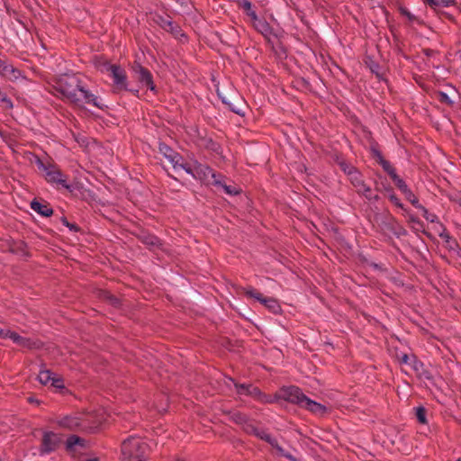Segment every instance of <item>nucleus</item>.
I'll return each mask as SVG.
<instances>
[{"mask_svg": "<svg viewBox=\"0 0 461 461\" xmlns=\"http://www.w3.org/2000/svg\"><path fill=\"white\" fill-rule=\"evenodd\" d=\"M54 94L70 104L85 108L86 104L104 110L107 105L103 99L92 93L77 74H63L51 86Z\"/></svg>", "mask_w": 461, "mask_h": 461, "instance_id": "1", "label": "nucleus"}, {"mask_svg": "<svg viewBox=\"0 0 461 461\" xmlns=\"http://www.w3.org/2000/svg\"><path fill=\"white\" fill-rule=\"evenodd\" d=\"M55 423L61 429L94 432L102 425L101 419L90 413H74L58 417Z\"/></svg>", "mask_w": 461, "mask_h": 461, "instance_id": "2", "label": "nucleus"}, {"mask_svg": "<svg viewBox=\"0 0 461 461\" xmlns=\"http://www.w3.org/2000/svg\"><path fill=\"white\" fill-rule=\"evenodd\" d=\"M149 453V446L142 438L130 436L122 443V455L127 461H145Z\"/></svg>", "mask_w": 461, "mask_h": 461, "instance_id": "3", "label": "nucleus"}, {"mask_svg": "<svg viewBox=\"0 0 461 461\" xmlns=\"http://www.w3.org/2000/svg\"><path fill=\"white\" fill-rule=\"evenodd\" d=\"M35 164L38 169L44 174L48 183L61 185L69 191L72 190V186L67 183V176L61 172L57 165L50 162L44 163L39 157H36Z\"/></svg>", "mask_w": 461, "mask_h": 461, "instance_id": "4", "label": "nucleus"}, {"mask_svg": "<svg viewBox=\"0 0 461 461\" xmlns=\"http://www.w3.org/2000/svg\"><path fill=\"white\" fill-rule=\"evenodd\" d=\"M243 431L249 435H253L266 442H267L269 445H271L274 448L276 449L277 453L281 456L285 457L286 459L290 461H296V458L291 455L290 453L286 452L277 442V439L273 438L270 434L267 432V430L258 428L256 425L255 420H249L247 424L242 428Z\"/></svg>", "mask_w": 461, "mask_h": 461, "instance_id": "5", "label": "nucleus"}, {"mask_svg": "<svg viewBox=\"0 0 461 461\" xmlns=\"http://www.w3.org/2000/svg\"><path fill=\"white\" fill-rule=\"evenodd\" d=\"M183 169L194 179L212 185L219 174L215 173L209 166L194 161L192 165L185 163Z\"/></svg>", "mask_w": 461, "mask_h": 461, "instance_id": "6", "label": "nucleus"}, {"mask_svg": "<svg viewBox=\"0 0 461 461\" xmlns=\"http://www.w3.org/2000/svg\"><path fill=\"white\" fill-rule=\"evenodd\" d=\"M343 170L358 194L364 195L368 200L378 199L377 195L373 196L370 186L365 183L362 174L357 169L353 167H345Z\"/></svg>", "mask_w": 461, "mask_h": 461, "instance_id": "7", "label": "nucleus"}, {"mask_svg": "<svg viewBox=\"0 0 461 461\" xmlns=\"http://www.w3.org/2000/svg\"><path fill=\"white\" fill-rule=\"evenodd\" d=\"M133 77L139 83L140 87H147L150 91L156 93L157 87L153 81L151 72L141 66L140 63H135L132 66Z\"/></svg>", "mask_w": 461, "mask_h": 461, "instance_id": "8", "label": "nucleus"}, {"mask_svg": "<svg viewBox=\"0 0 461 461\" xmlns=\"http://www.w3.org/2000/svg\"><path fill=\"white\" fill-rule=\"evenodd\" d=\"M62 443L61 437L52 431H45L40 447L41 455H48L56 451Z\"/></svg>", "mask_w": 461, "mask_h": 461, "instance_id": "9", "label": "nucleus"}, {"mask_svg": "<svg viewBox=\"0 0 461 461\" xmlns=\"http://www.w3.org/2000/svg\"><path fill=\"white\" fill-rule=\"evenodd\" d=\"M280 397L284 400L303 406L307 396L297 386L283 387L280 391Z\"/></svg>", "mask_w": 461, "mask_h": 461, "instance_id": "10", "label": "nucleus"}, {"mask_svg": "<svg viewBox=\"0 0 461 461\" xmlns=\"http://www.w3.org/2000/svg\"><path fill=\"white\" fill-rule=\"evenodd\" d=\"M230 381L233 382L236 393L239 395L251 396L258 401L267 402V396L260 391L258 387L254 386L252 384H239L234 382V380L231 378Z\"/></svg>", "mask_w": 461, "mask_h": 461, "instance_id": "11", "label": "nucleus"}, {"mask_svg": "<svg viewBox=\"0 0 461 461\" xmlns=\"http://www.w3.org/2000/svg\"><path fill=\"white\" fill-rule=\"evenodd\" d=\"M158 150L172 164L175 169H183V166H185V163H183V157L167 144L159 143Z\"/></svg>", "mask_w": 461, "mask_h": 461, "instance_id": "12", "label": "nucleus"}, {"mask_svg": "<svg viewBox=\"0 0 461 461\" xmlns=\"http://www.w3.org/2000/svg\"><path fill=\"white\" fill-rule=\"evenodd\" d=\"M113 79V87L116 92H121L122 89H128V77L124 68L120 65L113 68L109 76Z\"/></svg>", "mask_w": 461, "mask_h": 461, "instance_id": "13", "label": "nucleus"}, {"mask_svg": "<svg viewBox=\"0 0 461 461\" xmlns=\"http://www.w3.org/2000/svg\"><path fill=\"white\" fill-rule=\"evenodd\" d=\"M137 238L149 249H160L162 246V241L157 236L144 230L140 231Z\"/></svg>", "mask_w": 461, "mask_h": 461, "instance_id": "14", "label": "nucleus"}, {"mask_svg": "<svg viewBox=\"0 0 461 461\" xmlns=\"http://www.w3.org/2000/svg\"><path fill=\"white\" fill-rule=\"evenodd\" d=\"M440 227L442 230L438 233V236L443 240V241L446 244V248L449 251L456 252L460 250L459 245L456 239H454L448 231L447 230L446 227L443 224H440Z\"/></svg>", "mask_w": 461, "mask_h": 461, "instance_id": "15", "label": "nucleus"}, {"mask_svg": "<svg viewBox=\"0 0 461 461\" xmlns=\"http://www.w3.org/2000/svg\"><path fill=\"white\" fill-rule=\"evenodd\" d=\"M224 178H225L224 176H222L221 174H219L217 178L215 180L212 181V185L218 188H221L224 191V193L227 194H230V195L239 194L240 192V188L237 187L236 185H227L224 182Z\"/></svg>", "mask_w": 461, "mask_h": 461, "instance_id": "16", "label": "nucleus"}, {"mask_svg": "<svg viewBox=\"0 0 461 461\" xmlns=\"http://www.w3.org/2000/svg\"><path fill=\"white\" fill-rule=\"evenodd\" d=\"M31 208L38 214L49 217L53 214V210L47 202H40L36 199L31 202Z\"/></svg>", "mask_w": 461, "mask_h": 461, "instance_id": "17", "label": "nucleus"}, {"mask_svg": "<svg viewBox=\"0 0 461 461\" xmlns=\"http://www.w3.org/2000/svg\"><path fill=\"white\" fill-rule=\"evenodd\" d=\"M158 23L167 32L177 36L181 32L180 27L170 17H158Z\"/></svg>", "mask_w": 461, "mask_h": 461, "instance_id": "18", "label": "nucleus"}, {"mask_svg": "<svg viewBox=\"0 0 461 461\" xmlns=\"http://www.w3.org/2000/svg\"><path fill=\"white\" fill-rule=\"evenodd\" d=\"M12 340L14 343L24 348H34L38 347L37 342L32 340L29 338L22 337L16 332L13 334Z\"/></svg>", "mask_w": 461, "mask_h": 461, "instance_id": "19", "label": "nucleus"}, {"mask_svg": "<svg viewBox=\"0 0 461 461\" xmlns=\"http://www.w3.org/2000/svg\"><path fill=\"white\" fill-rule=\"evenodd\" d=\"M302 407L306 408L310 411L315 414H322L326 411V407L315 401L311 400L310 398H306L303 405Z\"/></svg>", "mask_w": 461, "mask_h": 461, "instance_id": "20", "label": "nucleus"}, {"mask_svg": "<svg viewBox=\"0 0 461 461\" xmlns=\"http://www.w3.org/2000/svg\"><path fill=\"white\" fill-rule=\"evenodd\" d=\"M420 377H424L426 379H430L431 375H429V372L427 371L424 368V364L415 357V359H412V362L410 366Z\"/></svg>", "mask_w": 461, "mask_h": 461, "instance_id": "21", "label": "nucleus"}, {"mask_svg": "<svg viewBox=\"0 0 461 461\" xmlns=\"http://www.w3.org/2000/svg\"><path fill=\"white\" fill-rule=\"evenodd\" d=\"M230 420L236 423L237 425L240 426L241 429L249 422L250 420L249 417H248L245 413H242L240 411H232L230 412Z\"/></svg>", "mask_w": 461, "mask_h": 461, "instance_id": "22", "label": "nucleus"}, {"mask_svg": "<svg viewBox=\"0 0 461 461\" xmlns=\"http://www.w3.org/2000/svg\"><path fill=\"white\" fill-rule=\"evenodd\" d=\"M3 77L12 82H15L21 78H25L22 71L14 68L12 64L10 65L9 68L6 71V74H5Z\"/></svg>", "mask_w": 461, "mask_h": 461, "instance_id": "23", "label": "nucleus"}, {"mask_svg": "<svg viewBox=\"0 0 461 461\" xmlns=\"http://www.w3.org/2000/svg\"><path fill=\"white\" fill-rule=\"evenodd\" d=\"M239 6L242 8L252 20L258 19L256 12L252 9V4L249 0H240Z\"/></svg>", "mask_w": 461, "mask_h": 461, "instance_id": "24", "label": "nucleus"}, {"mask_svg": "<svg viewBox=\"0 0 461 461\" xmlns=\"http://www.w3.org/2000/svg\"><path fill=\"white\" fill-rule=\"evenodd\" d=\"M85 440L77 435H71L68 438L66 447L68 450H72L76 445L84 446Z\"/></svg>", "mask_w": 461, "mask_h": 461, "instance_id": "25", "label": "nucleus"}, {"mask_svg": "<svg viewBox=\"0 0 461 461\" xmlns=\"http://www.w3.org/2000/svg\"><path fill=\"white\" fill-rule=\"evenodd\" d=\"M54 375V373H52L50 370L43 369L41 370L38 375V380L41 384H48L52 380V376Z\"/></svg>", "mask_w": 461, "mask_h": 461, "instance_id": "26", "label": "nucleus"}, {"mask_svg": "<svg viewBox=\"0 0 461 461\" xmlns=\"http://www.w3.org/2000/svg\"><path fill=\"white\" fill-rule=\"evenodd\" d=\"M267 308H268L273 312H277L280 310V305L277 301L274 298H267L265 297L261 302Z\"/></svg>", "mask_w": 461, "mask_h": 461, "instance_id": "27", "label": "nucleus"}, {"mask_svg": "<svg viewBox=\"0 0 461 461\" xmlns=\"http://www.w3.org/2000/svg\"><path fill=\"white\" fill-rule=\"evenodd\" d=\"M116 66H117L116 64H112V63L104 60V61L99 62L97 64V68L99 69V71L101 73L110 76V74L112 73V70L113 69V68H116Z\"/></svg>", "mask_w": 461, "mask_h": 461, "instance_id": "28", "label": "nucleus"}, {"mask_svg": "<svg viewBox=\"0 0 461 461\" xmlns=\"http://www.w3.org/2000/svg\"><path fill=\"white\" fill-rule=\"evenodd\" d=\"M415 414L418 421L420 424H427V410L423 406H419L415 408Z\"/></svg>", "mask_w": 461, "mask_h": 461, "instance_id": "29", "label": "nucleus"}, {"mask_svg": "<svg viewBox=\"0 0 461 461\" xmlns=\"http://www.w3.org/2000/svg\"><path fill=\"white\" fill-rule=\"evenodd\" d=\"M245 294L249 297L254 298L258 302H262L265 298L262 294L258 293L256 289L249 287L245 291Z\"/></svg>", "mask_w": 461, "mask_h": 461, "instance_id": "30", "label": "nucleus"}, {"mask_svg": "<svg viewBox=\"0 0 461 461\" xmlns=\"http://www.w3.org/2000/svg\"><path fill=\"white\" fill-rule=\"evenodd\" d=\"M422 212L423 217L429 222H437L438 216L434 213H430L423 205L421 208H419Z\"/></svg>", "mask_w": 461, "mask_h": 461, "instance_id": "31", "label": "nucleus"}, {"mask_svg": "<svg viewBox=\"0 0 461 461\" xmlns=\"http://www.w3.org/2000/svg\"><path fill=\"white\" fill-rule=\"evenodd\" d=\"M50 385L57 389H64L65 388L63 379L60 376L56 375L55 374L52 376V380L50 381Z\"/></svg>", "mask_w": 461, "mask_h": 461, "instance_id": "32", "label": "nucleus"}, {"mask_svg": "<svg viewBox=\"0 0 461 461\" xmlns=\"http://www.w3.org/2000/svg\"><path fill=\"white\" fill-rule=\"evenodd\" d=\"M405 198L417 209L421 208V204L419 202V199L415 196V194L411 192L408 193L405 195Z\"/></svg>", "mask_w": 461, "mask_h": 461, "instance_id": "33", "label": "nucleus"}, {"mask_svg": "<svg viewBox=\"0 0 461 461\" xmlns=\"http://www.w3.org/2000/svg\"><path fill=\"white\" fill-rule=\"evenodd\" d=\"M398 357H399V361L401 364H405V365L411 366L412 359H415L416 356H414V355L409 356L408 354L403 353V354L400 355Z\"/></svg>", "mask_w": 461, "mask_h": 461, "instance_id": "34", "label": "nucleus"}, {"mask_svg": "<svg viewBox=\"0 0 461 461\" xmlns=\"http://www.w3.org/2000/svg\"><path fill=\"white\" fill-rule=\"evenodd\" d=\"M456 5L455 0H438V11L439 12L441 8L449 7Z\"/></svg>", "mask_w": 461, "mask_h": 461, "instance_id": "35", "label": "nucleus"}, {"mask_svg": "<svg viewBox=\"0 0 461 461\" xmlns=\"http://www.w3.org/2000/svg\"><path fill=\"white\" fill-rule=\"evenodd\" d=\"M10 65L11 63H9L7 59H3L0 58V76L2 77L5 76V74H6Z\"/></svg>", "mask_w": 461, "mask_h": 461, "instance_id": "36", "label": "nucleus"}, {"mask_svg": "<svg viewBox=\"0 0 461 461\" xmlns=\"http://www.w3.org/2000/svg\"><path fill=\"white\" fill-rule=\"evenodd\" d=\"M60 221L62 224L68 227L70 230L75 232L79 230V227L76 223H70L66 217H61Z\"/></svg>", "mask_w": 461, "mask_h": 461, "instance_id": "37", "label": "nucleus"}, {"mask_svg": "<svg viewBox=\"0 0 461 461\" xmlns=\"http://www.w3.org/2000/svg\"><path fill=\"white\" fill-rule=\"evenodd\" d=\"M219 97L221 98V102L226 104L230 110L235 113H240L239 109L236 108V106L233 105L226 97L221 96L220 94H218Z\"/></svg>", "mask_w": 461, "mask_h": 461, "instance_id": "38", "label": "nucleus"}, {"mask_svg": "<svg viewBox=\"0 0 461 461\" xmlns=\"http://www.w3.org/2000/svg\"><path fill=\"white\" fill-rule=\"evenodd\" d=\"M389 200L397 207L404 210V206L402 203L400 201V199L393 194H389Z\"/></svg>", "mask_w": 461, "mask_h": 461, "instance_id": "39", "label": "nucleus"}, {"mask_svg": "<svg viewBox=\"0 0 461 461\" xmlns=\"http://www.w3.org/2000/svg\"><path fill=\"white\" fill-rule=\"evenodd\" d=\"M14 331H12L10 330H4L0 328V339H13V334Z\"/></svg>", "mask_w": 461, "mask_h": 461, "instance_id": "40", "label": "nucleus"}, {"mask_svg": "<svg viewBox=\"0 0 461 461\" xmlns=\"http://www.w3.org/2000/svg\"><path fill=\"white\" fill-rule=\"evenodd\" d=\"M372 153H373V157L376 160V162L380 165L381 164V161L382 160H385L382 155V153L376 149H372Z\"/></svg>", "mask_w": 461, "mask_h": 461, "instance_id": "41", "label": "nucleus"}, {"mask_svg": "<svg viewBox=\"0 0 461 461\" xmlns=\"http://www.w3.org/2000/svg\"><path fill=\"white\" fill-rule=\"evenodd\" d=\"M400 13L401 14L406 16L410 21H413L414 20V15L412 14H411V12L405 8V7H400Z\"/></svg>", "mask_w": 461, "mask_h": 461, "instance_id": "42", "label": "nucleus"}, {"mask_svg": "<svg viewBox=\"0 0 461 461\" xmlns=\"http://www.w3.org/2000/svg\"><path fill=\"white\" fill-rule=\"evenodd\" d=\"M380 166L383 167V169L388 173L394 167L391 165V163L387 160H382Z\"/></svg>", "mask_w": 461, "mask_h": 461, "instance_id": "43", "label": "nucleus"}, {"mask_svg": "<svg viewBox=\"0 0 461 461\" xmlns=\"http://www.w3.org/2000/svg\"><path fill=\"white\" fill-rule=\"evenodd\" d=\"M426 5H428L434 11H438V0H422Z\"/></svg>", "mask_w": 461, "mask_h": 461, "instance_id": "44", "label": "nucleus"}, {"mask_svg": "<svg viewBox=\"0 0 461 461\" xmlns=\"http://www.w3.org/2000/svg\"><path fill=\"white\" fill-rule=\"evenodd\" d=\"M440 95V102H443V103H447V104H452V101L450 100V98L448 97V95L446 94V93H443L441 92L439 94Z\"/></svg>", "mask_w": 461, "mask_h": 461, "instance_id": "45", "label": "nucleus"}, {"mask_svg": "<svg viewBox=\"0 0 461 461\" xmlns=\"http://www.w3.org/2000/svg\"><path fill=\"white\" fill-rule=\"evenodd\" d=\"M393 183L398 187L399 190H401V188H402L403 185H406V183L401 177L395 179Z\"/></svg>", "mask_w": 461, "mask_h": 461, "instance_id": "46", "label": "nucleus"}, {"mask_svg": "<svg viewBox=\"0 0 461 461\" xmlns=\"http://www.w3.org/2000/svg\"><path fill=\"white\" fill-rule=\"evenodd\" d=\"M122 91L131 92L133 95H135L137 97H139V95H140L139 89L130 88L129 86H128V89H122Z\"/></svg>", "mask_w": 461, "mask_h": 461, "instance_id": "47", "label": "nucleus"}, {"mask_svg": "<svg viewBox=\"0 0 461 461\" xmlns=\"http://www.w3.org/2000/svg\"><path fill=\"white\" fill-rule=\"evenodd\" d=\"M393 181L399 178L400 176L396 174L395 168L392 169L390 172L387 173Z\"/></svg>", "mask_w": 461, "mask_h": 461, "instance_id": "48", "label": "nucleus"}, {"mask_svg": "<svg viewBox=\"0 0 461 461\" xmlns=\"http://www.w3.org/2000/svg\"><path fill=\"white\" fill-rule=\"evenodd\" d=\"M211 143H212V149L213 151H215L216 153H219L220 152L219 150L221 149V147L217 143H215V142L211 141Z\"/></svg>", "mask_w": 461, "mask_h": 461, "instance_id": "49", "label": "nucleus"}, {"mask_svg": "<svg viewBox=\"0 0 461 461\" xmlns=\"http://www.w3.org/2000/svg\"><path fill=\"white\" fill-rule=\"evenodd\" d=\"M404 195H406L408 193L411 192V190L408 187L407 185H404L402 188L400 190Z\"/></svg>", "mask_w": 461, "mask_h": 461, "instance_id": "50", "label": "nucleus"}, {"mask_svg": "<svg viewBox=\"0 0 461 461\" xmlns=\"http://www.w3.org/2000/svg\"><path fill=\"white\" fill-rule=\"evenodd\" d=\"M109 298H110V300H111V303H112L113 305H115V306H116V305H119V304H120V302H119V300H118L116 297H114V296H113V295H110V296H109Z\"/></svg>", "mask_w": 461, "mask_h": 461, "instance_id": "51", "label": "nucleus"}, {"mask_svg": "<svg viewBox=\"0 0 461 461\" xmlns=\"http://www.w3.org/2000/svg\"><path fill=\"white\" fill-rule=\"evenodd\" d=\"M410 221H412V222H415V223H420L419 219L417 217L413 216V215L410 216Z\"/></svg>", "mask_w": 461, "mask_h": 461, "instance_id": "52", "label": "nucleus"}, {"mask_svg": "<svg viewBox=\"0 0 461 461\" xmlns=\"http://www.w3.org/2000/svg\"><path fill=\"white\" fill-rule=\"evenodd\" d=\"M29 401H30V402H34V399H32V398H29Z\"/></svg>", "mask_w": 461, "mask_h": 461, "instance_id": "53", "label": "nucleus"}, {"mask_svg": "<svg viewBox=\"0 0 461 461\" xmlns=\"http://www.w3.org/2000/svg\"><path fill=\"white\" fill-rule=\"evenodd\" d=\"M459 205L461 206V198H460V201H459Z\"/></svg>", "mask_w": 461, "mask_h": 461, "instance_id": "54", "label": "nucleus"}, {"mask_svg": "<svg viewBox=\"0 0 461 461\" xmlns=\"http://www.w3.org/2000/svg\"><path fill=\"white\" fill-rule=\"evenodd\" d=\"M296 461H298V459L296 458Z\"/></svg>", "mask_w": 461, "mask_h": 461, "instance_id": "55", "label": "nucleus"}]
</instances>
